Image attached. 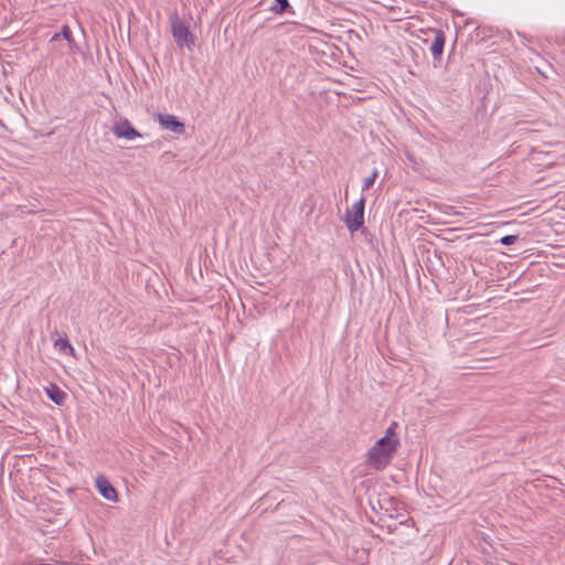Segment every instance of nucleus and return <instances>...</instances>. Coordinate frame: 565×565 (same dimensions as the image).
I'll return each instance as SVG.
<instances>
[{
	"label": "nucleus",
	"instance_id": "f257e3e1",
	"mask_svg": "<svg viewBox=\"0 0 565 565\" xmlns=\"http://www.w3.org/2000/svg\"><path fill=\"white\" fill-rule=\"evenodd\" d=\"M397 440L388 436L380 438L369 450V462L377 470L384 469L396 450Z\"/></svg>",
	"mask_w": 565,
	"mask_h": 565
},
{
	"label": "nucleus",
	"instance_id": "f03ea898",
	"mask_svg": "<svg viewBox=\"0 0 565 565\" xmlns=\"http://www.w3.org/2000/svg\"><path fill=\"white\" fill-rule=\"evenodd\" d=\"M365 199L361 198L347 211L344 223L350 232H356L364 223Z\"/></svg>",
	"mask_w": 565,
	"mask_h": 565
},
{
	"label": "nucleus",
	"instance_id": "7ed1b4c3",
	"mask_svg": "<svg viewBox=\"0 0 565 565\" xmlns=\"http://www.w3.org/2000/svg\"><path fill=\"white\" fill-rule=\"evenodd\" d=\"M111 131L119 139L132 140L141 137L139 131L126 118L116 121L111 127Z\"/></svg>",
	"mask_w": 565,
	"mask_h": 565
},
{
	"label": "nucleus",
	"instance_id": "20e7f679",
	"mask_svg": "<svg viewBox=\"0 0 565 565\" xmlns=\"http://www.w3.org/2000/svg\"><path fill=\"white\" fill-rule=\"evenodd\" d=\"M172 35H173L175 43L179 46L185 45V46L190 47L193 44V39H192V35H191L188 26L184 25V23H182L178 19H175L172 22Z\"/></svg>",
	"mask_w": 565,
	"mask_h": 565
},
{
	"label": "nucleus",
	"instance_id": "39448f33",
	"mask_svg": "<svg viewBox=\"0 0 565 565\" xmlns=\"http://www.w3.org/2000/svg\"><path fill=\"white\" fill-rule=\"evenodd\" d=\"M158 120L163 129L170 130L175 134H182L184 131V125L173 115H158Z\"/></svg>",
	"mask_w": 565,
	"mask_h": 565
},
{
	"label": "nucleus",
	"instance_id": "423d86ee",
	"mask_svg": "<svg viewBox=\"0 0 565 565\" xmlns=\"http://www.w3.org/2000/svg\"><path fill=\"white\" fill-rule=\"evenodd\" d=\"M96 487L99 493L109 501H117V491L106 478H97Z\"/></svg>",
	"mask_w": 565,
	"mask_h": 565
},
{
	"label": "nucleus",
	"instance_id": "0eeeda50",
	"mask_svg": "<svg viewBox=\"0 0 565 565\" xmlns=\"http://www.w3.org/2000/svg\"><path fill=\"white\" fill-rule=\"evenodd\" d=\"M434 41L429 47L435 60H440L445 46V33L441 30H433Z\"/></svg>",
	"mask_w": 565,
	"mask_h": 565
},
{
	"label": "nucleus",
	"instance_id": "6e6552de",
	"mask_svg": "<svg viewBox=\"0 0 565 565\" xmlns=\"http://www.w3.org/2000/svg\"><path fill=\"white\" fill-rule=\"evenodd\" d=\"M45 391L50 399L56 405L61 406L65 403L67 395L57 385L51 384Z\"/></svg>",
	"mask_w": 565,
	"mask_h": 565
},
{
	"label": "nucleus",
	"instance_id": "1a4fd4ad",
	"mask_svg": "<svg viewBox=\"0 0 565 565\" xmlns=\"http://www.w3.org/2000/svg\"><path fill=\"white\" fill-rule=\"evenodd\" d=\"M54 347L62 353H70V354L74 353V348L72 347V344L70 343V341L67 339L60 338V339L55 340Z\"/></svg>",
	"mask_w": 565,
	"mask_h": 565
},
{
	"label": "nucleus",
	"instance_id": "9d476101",
	"mask_svg": "<svg viewBox=\"0 0 565 565\" xmlns=\"http://www.w3.org/2000/svg\"><path fill=\"white\" fill-rule=\"evenodd\" d=\"M376 178H377V171L374 170L370 177L364 179L362 190L363 191L369 190L374 184Z\"/></svg>",
	"mask_w": 565,
	"mask_h": 565
},
{
	"label": "nucleus",
	"instance_id": "9b49d317",
	"mask_svg": "<svg viewBox=\"0 0 565 565\" xmlns=\"http://www.w3.org/2000/svg\"><path fill=\"white\" fill-rule=\"evenodd\" d=\"M275 2H276V4H275V7H273V10L276 13H282L289 7L288 0H275Z\"/></svg>",
	"mask_w": 565,
	"mask_h": 565
},
{
	"label": "nucleus",
	"instance_id": "f8f14e48",
	"mask_svg": "<svg viewBox=\"0 0 565 565\" xmlns=\"http://www.w3.org/2000/svg\"><path fill=\"white\" fill-rule=\"evenodd\" d=\"M61 36L64 38L70 44L74 43V39L72 35V31L68 25H63L62 31L60 32Z\"/></svg>",
	"mask_w": 565,
	"mask_h": 565
},
{
	"label": "nucleus",
	"instance_id": "ddd939ff",
	"mask_svg": "<svg viewBox=\"0 0 565 565\" xmlns=\"http://www.w3.org/2000/svg\"><path fill=\"white\" fill-rule=\"evenodd\" d=\"M516 241H518L516 235H505L500 239V243L508 246V245L514 244Z\"/></svg>",
	"mask_w": 565,
	"mask_h": 565
},
{
	"label": "nucleus",
	"instance_id": "4468645a",
	"mask_svg": "<svg viewBox=\"0 0 565 565\" xmlns=\"http://www.w3.org/2000/svg\"><path fill=\"white\" fill-rule=\"evenodd\" d=\"M393 435H394V427L392 426V427L387 428L385 436H388L392 438Z\"/></svg>",
	"mask_w": 565,
	"mask_h": 565
},
{
	"label": "nucleus",
	"instance_id": "2eb2a0df",
	"mask_svg": "<svg viewBox=\"0 0 565 565\" xmlns=\"http://www.w3.org/2000/svg\"><path fill=\"white\" fill-rule=\"evenodd\" d=\"M61 38H62V36H61V34H60V33H55V34L52 36L51 41H52V42H54V41L60 40Z\"/></svg>",
	"mask_w": 565,
	"mask_h": 565
},
{
	"label": "nucleus",
	"instance_id": "dca6fc26",
	"mask_svg": "<svg viewBox=\"0 0 565 565\" xmlns=\"http://www.w3.org/2000/svg\"><path fill=\"white\" fill-rule=\"evenodd\" d=\"M0 127H4V124L1 119H0Z\"/></svg>",
	"mask_w": 565,
	"mask_h": 565
}]
</instances>
